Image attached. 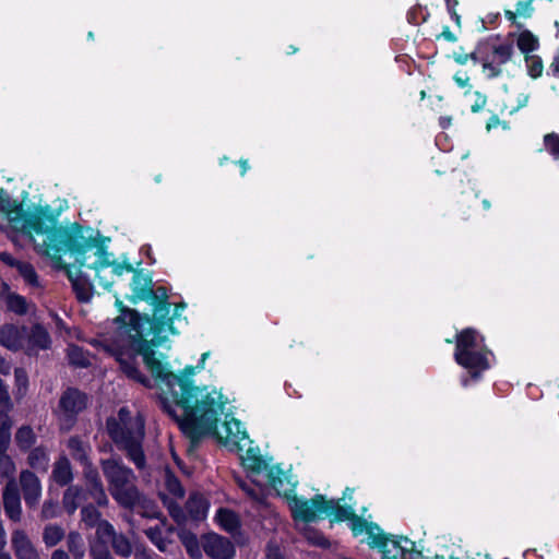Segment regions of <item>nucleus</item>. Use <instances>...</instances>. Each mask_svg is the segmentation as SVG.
Segmentation results:
<instances>
[{"label":"nucleus","instance_id":"35","mask_svg":"<svg viewBox=\"0 0 559 559\" xmlns=\"http://www.w3.org/2000/svg\"><path fill=\"white\" fill-rule=\"evenodd\" d=\"M96 535L98 540L102 544H107L112 540V538L116 536L115 530L110 523L107 521H99L96 524Z\"/></svg>","mask_w":559,"mask_h":559},{"label":"nucleus","instance_id":"18","mask_svg":"<svg viewBox=\"0 0 559 559\" xmlns=\"http://www.w3.org/2000/svg\"><path fill=\"white\" fill-rule=\"evenodd\" d=\"M24 328L5 324L0 328V344L9 349L16 350L23 344Z\"/></svg>","mask_w":559,"mask_h":559},{"label":"nucleus","instance_id":"61","mask_svg":"<svg viewBox=\"0 0 559 559\" xmlns=\"http://www.w3.org/2000/svg\"><path fill=\"white\" fill-rule=\"evenodd\" d=\"M240 166H241V176H243L247 170L249 169V165H248V162L247 160H240Z\"/></svg>","mask_w":559,"mask_h":559},{"label":"nucleus","instance_id":"22","mask_svg":"<svg viewBox=\"0 0 559 559\" xmlns=\"http://www.w3.org/2000/svg\"><path fill=\"white\" fill-rule=\"evenodd\" d=\"M187 509L192 519L202 520L206 516L209 502L202 495L193 493L188 500Z\"/></svg>","mask_w":559,"mask_h":559},{"label":"nucleus","instance_id":"34","mask_svg":"<svg viewBox=\"0 0 559 559\" xmlns=\"http://www.w3.org/2000/svg\"><path fill=\"white\" fill-rule=\"evenodd\" d=\"M16 443L22 449L31 448L35 442V433L31 427H21L15 435Z\"/></svg>","mask_w":559,"mask_h":559},{"label":"nucleus","instance_id":"29","mask_svg":"<svg viewBox=\"0 0 559 559\" xmlns=\"http://www.w3.org/2000/svg\"><path fill=\"white\" fill-rule=\"evenodd\" d=\"M166 530L165 524H157L154 527H148L145 530V534L152 540V543L160 550H167V542L163 538V533Z\"/></svg>","mask_w":559,"mask_h":559},{"label":"nucleus","instance_id":"55","mask_svg":"<svg viewBox=\"0 0 559 559\" xmlns=\"http://www.w3.org/2000/svg\"><path fill=\"white\" fill-rule=\"evenodd\" d=\"M527 102H528V96H527V95H521V98H520V100H519V105H518L516 107L512 108V109L510 110V112H511V114H513V112H515L516 110H519L521 107L526 106Z\"/></svg>","mask_w":559,"mask_h":559},{"label":"nucleus","instance_id":"64","mask_svg":"<svg viewBox=\"0 0 559 559\" xmlns=\"http://www.w3.org/2000/svg\"><path fill=\"white\" fill-rule=\"evenodd\" d=\"M516 15H518L516 11H515V12H513V11H507V12H506V16H507V17H508V20H510V21H514V20H515V17H516Z\"/></svg>","mask_w":559,"mask_h":559},{"label":"nucleus","instance_id":"4","mask_svg":"<svg viewBox=\"0 0 559 559\" xmlns=\"http://www.w3.org/2000/svg\"><path fill=\"white\" fill-rule=\"evenodd\" d=\"M228 400L223 395L222 406L211 416L209 420V428L194 429L190 424L189 418L171 416L185 435L191 438L192 441L199 440L201 437L212 435L225 445L229 451L239 452L247 447L251 441L247 431L242 428L240 421L235 419L230 414H224V409Z\"/></svg>","mask_w":559,"mask_h":559},{"label":"nucleus","instance_id":"62","mask_svg":"<svg viewBox=\"0 0 559 559\" xmlns=\"http://www.w3.org/2000/svg\"><path fill=\"white\" fill-rule=\"evenodd\" d=\"M445 2H447L449 12L454 10L455 5L457 4L456 0H445Z\"/></svg>","mask_w":559,"mask_h":559},{"label":"nucleus","instance_id":"10","mask_svg":"<svg viewBox=\"0 0 559 559\" xmlns=\"http://www.w3.org/2000/svg\"><path fill=\"white\" fill-rule=\"evenodd\" d=\"M68 448L70 450L71 455L80 461L84 466H88V445L78 438H71L68 442ZM85 476L90 486V496L91 498L99 506H105L108 502V499L105 495L103 485L98 478L97 473L87 468L85 471Z\"/></svg>","mask_w":559,"mask_h":559},{"label":"nucleus","instance_id":"53","mask_svg":"<svg viewBox=\"0 0 559 559\" xmlns=\"http://www.w3.org/2000/svg\"><path fill=\"white\" fill-rule=\"evenodd\" d=\"M11 370V364L0 356V373L9 374Z\"/></svg>","mask_w":559,"mask_h":559},{"label":"nucleus","instance_id":"43","mask_svg":"<svg viewBox=\"0 0 559 559\" xmlns=\"http://www.w3.org/2000/svg\"><path fill=\"white\" fill-rule=\"evenodd\" d=\"M82 521L87 526H95L99 522V512L92 506L82 509Z\"/></svg>","mask_w":559,"mask_h":559},{"label":"nucleus","instance_id":"2","mask_svg":"<svg viewBox=\"0 0 559 559\" xmlns=\"http://www.w3.org/2000/svg\"><path fill=\"white\" fill-rule=\"evenodd\" d=\"M57 238L63 241L66 252L69 253L70 262L64 264V269L79 299L82 301L90 299L88 285L81 276L82 267L94 270L97 276L109 266L111 273L116 276L133 272L132 265L127 260L122 262L112 261V253L107 251L109 239L91 227L74 224L70 230H58L49 236L50 240Z\"/></svg>","mask_w":559,"mask_h":559},{"label":"nucleus","instance_id":"1","mask_svg":"<svg viewBox=\"0 0 559 559\" xmlns=\"http://www.w3.org/2000/svg\"><path fill=\"white\" fill-rule=\"evenodd\" d=\"M116 306L120 314L115 319V332L104 340V349L116 358L128 378L148 386L150 380L138 369L141 356L157 382L167 414L189 418L194 429L209 428L211 416L222 406L223 394L215 388L195 385L193 377L205 368L211 353H203L197 366H186L175 373L165 358H157L152 349L162 345L169 334L178 333L174 322L180 319L186 304L176 305L171 312V305L160 300L154 306L152 319L124 308L119 299Z\"/></svg>","mask_w":559,"mask_h":559},{"label":"nucleus","instance_id":"8","mask_svg":"<svg viewBox=\"0 0 559 559\" xmlns=\"http://www.w3.org/2000/svg\"><path fill=\"white\" fill-rule=\"evenodd\" d=\"M296 521L313 522L321 518H330L333 521H349L356 516L352 507L341 506L338 500H325L317 495L308 500L293 497L287 502Z\"/></svg>","mask_w":559,"mask_h":559},{"label":"nucleus","instance_id":"57","mask_svg":"<svg viewBox=\"0 0 559 559\" xmlns=\"http://www.w3.org/2000/svg\"><path fill=\"white\" fill-rule=\"evenodd\" d=\"M239 485L241 486V488H242L246 492H248V495H249V496H251L253 499H255V500L260 501V499H259L258 495L254 492V490H252L251 488H249V486H248V485H246V484H243V483H240Z\"/></svg>","mask_w":559,"mask_h":559},{"label":"nucleus","instance_id":"14","mask_svg":"<svg viewBox=\"0 0 559 559\" xmlns=\"http://www.w3.org/2000/svg\"><path fill=\"white\" fill-rule=\"evenodd\" d=\"M87 397L75 389H69L60 399V413L66 420H71L86 406Z\"/></svg>","mask_w":559,"mask_h":559},{"label":"nucleus","instance_id":"63","mask_svg":"<svg viewBox=\"0 0 559 559\" xmlns=\"http://www.w3.org/2000/svg\"><path fill=\"white\" fill-rule=\"evenodd\" d=\"M450 13H451V15H452V19L455 21V23H456L457 25H460V23H461V17H460V15L455 12V10L450 11Z\"/></svg>","mask_w":559,"mask_h":559},{"label":"nucleus","instance_id":"27","mask_svg":"<svg viewBox=\"0 0 559 559\" xmlns=\"http://www.w3.org/2000/svg\"><path fill=\"white\" fill-rule=\"evenodd\" d=\"M11 420L7 413L0 412V454L5 453L11 437Z\"/></svg>","mask_w":559,"mask_h":559},{"label":"nucleus","instance_id":"12","mask_svg":"<svg viewBox=\"0 0 559 559\" xmlns=\"http://www.w3.org/2000/svg\"><path fill=\"white\" fill-rule=\"evenodd\" d=\"M202 546L205 554L213 559H233L235 556L234 545L227 538L215 533L205 535Z\"/></svg>","mask_w":559,"mask_h":559},{"label":"nucleus","instance_id":"5","mask_svg":"<svg viewBox=\"0 0 559 559\" xmlns=\"http://www.w3.org/2000/svg\"><path fill=\"white\" fill-rule=\"evenodd\" d=\"M108 432L114 442L128 452L130 460L139 467L144 466L145 460L141 443L144 437V421L140 415L131 416L122 407L118 416L108 419Z\"/></svg>","mask_w":559,"mask_h":559},{"label":"nucleus","instance_id":"33","mask_svg":"<svg viewBox=\"0 0 559 559\" xmlns=\"http://www.w3.org/2000/svg\"><path fill=\"white\" fill-rule=\"evenodd\" d=\"M48 461L47 452L41 448L34 449L28 455L31 466L37 469L46 471Z\"/></svg>","mask_w":559,"mask_h":559},{"label":"nucleus","instance_id":"13","mask_svg":"<svg viewBox=\"0 0 559 559\" xmlns=\"http://www.w3.org/2000/svg\"><path fill=\"white\" fill-rule=\"evenodd\" d=\"M267 479L277 495L284 497L287 502L295 497L293 493L297 481L288 472L281 469L278 466H273L267 471Z\"/></svg>","mask_w":559,"mask_h":559},{"label":"nucleus","instance_id":"49","mask_svg":"<svg viewBox=\"0 0 559 559\" xmlns=\"http://www.w3.org/2000/svg\"><path fill=\"white\" fill-rule=\"evenodd\" d=\"M475 100L471 106L473 112H478L486 106L487 97L479 92L474 93Z\"/></svg>","mask_w":559,"mask_h":559},{"label":"nucleus","instance_id":"51","mask_svg":"<svg viewBox=\"0 0 559 559\" xmlns=\"http://www.w3.org/2000/svg\"><path fill=\"white\" fill-rule=\"evenodd\" d=\"M454 81L460 87H466L469 85V76L466 73H456Z\"/></svg>","mask_w":559,"mask_h":559},{"label":"nucleus","instance_id":"20","mask_svg":"<svg viewBox=\"0 0 559 559\" xmlns=\"http://www.w3.org/2000/svg\"><path fill=\"white\" fill-rule=\"evenodd\" d=\"M516 46L519 50L527 57L539 48V39L531 31L524 29L516 36Z\"/></svg>","mask_w":559,"mask_h":559},{"label":"nucleus","instance_id":"50","mask_svg":"<svg viewBox=\"0 0 559 559\" xmlns=\"http://www.w3.org/2000/svg\"><path fill=\"white\" fill-rule=\"evenodd\" d=\"M91 555L93 559H112L106 548L96 545L91 546Z\"/></svg>","mask_w":559,"mask_h":559},{"label":"nucleus","instance_id":"60","mask_svg":"<svg viewBox=\"0 0 559 559\" xmlns=\"http://www.w3.org/2000/svg\"><path fill=\"white\" fill-rule=\"evenodd\" d=\"M159 297L163 298V299L167 298L166 290L164 288H158L157 289L155 299L159 298Z\"/></svg>","mask_w":559,"mask_h":559},{"label":"nucleus","instance_id":"16","mask_svg":"<svg viewBox=\"0 0 559 559\" xmlns=\"http://www.w3.org/2000/svg\"><path fill=\"white\" fill-rule=\"evenodd\" d=\"M20 483L23 489L26 504L29 507H35L41 496V486L39 479L32 472L23 471L20 476Z\"/></svg>","mask_w":559,"mask_h":559},{"label":"nucleus","instance_id":"7","mask_svg":"<svg viewBox=\"0 0 559 559\" xmlns=\"http://www.w3.org/2000/svg\"><path fill=\"white\" fill-rule=\"evenodd\" d=\"M489 357L484 337L474 329H465L456 335L454 359L471 378L478 379L490 367Z\"/></svg>","mask_w":559,"mask_h":559},{"label":"nucleus","instance_id":"47","mask_svg":"<svg viewBox=\"0 0 559 559\" xmlns=\"http://www.w3.org/2000/svg\"><path fill=\"white\" fill-rule=\"evenodd\" d=\"M480 49L472 53H454L453 58L459 64H465L468 60L479 62Z\"/></svg>","mask_w":559,"mask_h":559},{"label":"nucleus","instance_id":"30","mask_svg":"<svg viewBox=\"0 0 559 559\" xmlns=\"http://www.w3.org/2000/svg\"><path fill=\"white\" fill-rule=\"evenodd\" d=\"M64 536V531L55 524L47 525L44 530L43 539L48 547L56 546Z\"/></svg>","mask_w":559,"mask_h":559},{"label":"nucleus","instance_id":"6","mask_svg":"<svg viewBox=\"0 0 559 559\" xmlns=\"http://www.w3.org/2000/svg\"><path fill=\"white\" fill-rule=\"evenodd\" d=\"M350 530L355 536L366 535L367 543L379 548L380 559H405L406 555L419 554L415 542L407 537H386L377 524L361 516L352 519Z\"/></svg>","mask_w":559,"mask_h":559},{"label":"nucleus","instance_id":"38","mask_svg":"<svg viewBox=\"0 0 559 559\" xmlns=\"http://www.w3.org/2000/svg\"><path fill=\"white\" fill-rule=\"evenodd\" d=\"M115 552L121 557H129L132 548L130 542L123 535H117L111 540Z\"/></svg>","mask_w":559,"mask_h":559},{"label":"nucleus","instance_id":"41","mask_svg":"<svg viewBox=\"0 0 559 559\" xmlns=\"http://www.w3.org/2000/svg\"><path fill=\"white\" fill-rule=\"evenodd\" d=\"M165 485L168 491L178 498H181L183 496V489L181 487V484L179 480L168 471H166L165 474Z\"/></svg>","mask_w":559,"mask_h":559},{"label":"nucleus","instance_id":"54","mask_svg":"<svg viewBox=\"0 0 559 559\" xmlns=\"http://www.w3.org/2000/svg\"><path fill=\"white\" fill-rule=\"evenodd\" d=\"M502 122L501 120L499 119L498 116H492L490 117V119L488 120L487 122V126H486V129L487 131H490L491 129L493 128H497L498 126H500Z\"/></svg>","mask_w":559,"mask_h":559},{"label":"nucleus","instance_id":"59","mask_svg":"<svg viewBox=\"0 0 559 559\" xmlns=\"http://www.w3.org/2000/svg\"><path fill=\"white\" fill-rule=\"evenodd\" d=\"M440 124L442 128H448L451 124V118L450 117L440 118Z\"/></svg>","mask_w":559,"mask_h":559},{"label":"nucleus","instance_id":"17","mask_svg":"<svg viewBox=\"0 0 559 559\" xmlns=\"http://www.w3.org/2000/svg\"><path fill=\"white\" fill-rule=\"evenodd\" d=\"M11 542L17 559H39L37 550L23 531H15Z\"/></svg>","mask_w":559,"mask_h":559},{"label":"nucleus","instance_id":"37","mask_svg":"<svg viewBox=\"0 0 559 559\" xmlns=\"http://www.w3.org/2000/svg\"><path fill=\"white\" fill-rule=\"evenodd\" d=\"M68 357L72 365L78 367H86L90 365V358L85 355L82 348L78 346H70L68 349Z\"/></svg>","mask_w":559,"mask_h":559},{"label":"nucleus","instance_id":"11","mask_svg":"<svg viewBox=\"0 0 559 559\" xmlns=\"http://www.w3.org/2000/svg\"><path fill=\"white\" fill-rule=\"evenodd\" d=\"M479 62L487 78L492 79L502 73V66L512 57L513 47L510 43H497L479 48Z\"/></svg>","mask_w":559,"mask_h":559},{"label":"nucleus","instance_id":"24","mask_svg":"<svg viewBox=\"0 0 559 559\" xmlns=\"http://www.w3.org/2000/svg\"><path fill=\"white\" fill-rule=\"evenodd\" d=\"M85 492L76 487H70L67 489L63 496V507L70 513H74L78 509L79 503L85 500Z\"/></svg>","mask_w":559,"mask_h":559},{"label":"nucleus","instance_id":"3","mask_svg":"<svg viewBox=\"0 0 559 559\" xmlns=\"http://www.w3.org/2000/svg\"><path fill=\"white\" fill-rule=\"evenodd\" d=\"M0 207L15 229L33 239L35 248L39 253L57 262H60L62 254L69 257L63 241L59 238L50 240L49 236L58 230H70L74 225L57 227L56 216L49 205H37L31 211L25 212L22 204L5 199L1 200Z\"/></svg>","mask_w":559,"mask_h":559},{"label":"nucleus","instance_id":"15","mask_svg":"<svg viewBox=\"0 0 559 559\" xmlns=\"http://www.w3.org/2000/svg\"><path fill=\"white\" fill-rule=\"evenodd\" d=\"M3 507L7 515L12 521H20L22 508L21 498L15 479H9L2 495Z\"/></svg>","mask_w":559,"mask_h":559},{"label":"nucleus","instance_id":"45","mask_svg":"<svg viewBox=\"0 0 559 559\" xmlns=\"http://www.w3.org/2000/svg\"><path fill=\"white\" fill-rule=\"evenodd\" d=\"M12 402L8 392V389L2 380H0V408L7 413L12 408Z\"/></svg>","mask_w":559,"mask_h":559},{"label":"nucleus","instance_id":"36","mask_svg":"<svg viewBox=\"0 0 559 559\" xmlns=\"http://www.w3.org/2000/svg\"><path fill=\"white\" fill-rule=\"evenodd\" d=\"M7 306L11 311L17 314H24L27 311V302L25 298L16 294L8 295Z\"/></svg>","mask_w":559,"mask_h":559},{"label":"nucleus","instance_id":"58","mask_svg":"<svg viewBox=\"0 0 559 559\" xmlns=\"http://www.w3.org/2000/svg\"><path fill=\"white\" fill-rule=\"evenodd\" d=\"M267 559H283L282 555L276 549H271L266 556Z\"/></svg>","mask_w":559,"mask_h":559},{"label":"nucleus","instance_id":"48","mask_svg":"<svg viewBox=\"0 0 559 559\" xmlns=\"http://www.w3.org/2000/svg\"><path fill=\"white\" fill-rule=\"evenodd\" d=\"M58 506L53 501H46L41 509V515L44 519H52L57 516Z\"/></svg>","mask_w":559,"mask_h":559},{"label":"nucleus","instance_id":"23","mask_svg":"<svg viewBox=\"0 0 559 559\" xmlns=\"http://www.w3.org/2000/svg\"><path fill=\"white\" fill-rule=\"evenodd\" d=\"M215 520L221 528L234 534L239 527V519L236 513L227 509H219L215 515Z\"/></svg>","mask_w":559,"mask_h":559},{"label":"nucleus","instance_id":"25","mask_svg":"<svg viewBox=\"0 0 559 559\" xmlns=\"http://www.w3.org/2000/svg\"><path fill=\"white\" fill-rule=\"evenodd\" d=\"M53 479L60 484L66 485L72 478L70 463L66 457H61L55 465L52 472Z\"/></svg>","mask_w":559,"mask_h":559},{"label":"nucleus","instance_id":"26","mask_svg":"<svg viewBox=\"0 0 559 559\" xmlns=\"http://www.w3.org/2000/svg\"><path fill=\"white\" fill-rule=\"evenodd\" d=\"M29 343L33 348L36 347V348L45 349L49 346L50 338H49L47 331L43 326L35 325L32 329V332L29 335Z\"/></svg>","mask_w":559,"mask_h":559},{"label":"nucleus","instance_id":"42","mask_svg":"<svg viewBox=\"0 0 559 559\" xmlns=\"http://www.w3.org/2000/svg\"><path fill=\"white\" fill-rule=\"evenodd\" d=\"M15 472V464L12 459L5 453L0 454V476L13 478Z\"/></svg>","mask_w":559,"mask_h":559},{"label":"nucleus","instance_id":"44","mask_svg":"<svg viewBox=\"0 0 559 559\" xmlns=\"http://www.w3.org/2000/svg\"><path fill=\"white\" fill-rule=\"evenodd\" d=\"M546 150L556 158H559V135L556 133L546 134L544 138Z\"/></svg>","mask_w":559,"mask_h":559},{"label":"nucleus","instance_id":"31","mask_svg":"<svg viewBox=\"0 0 559 559\" xmlns=\"http://www.w3.org/2000/svg\"><path fill=\"white\" fill-rule=\"evenodd\" d=\"M524 61H525L527 73L532 79H537V78L542 76L543 71H544V64H543V60L539 56L530 55L527 57H524Z\"/></svg>","mask_w":559,"mask_h":559},{"label":"nucleus","instance_id":"19","mask_svg":"<svg viewBox=\"0 0 559 559\" xmlns=\"http://www.w3.org/2000/svg\"><path fill=\"white\" fill-rule=\"evenodd\" d=\"M236 453L239 455L242 465L247 469L259 473L266 468V464L259 454V451L250 447V443L247 447H245L241 451Z\"/></svg>","mask_w":559,"mask_h":559},{"label":"nucleus","instance_id":"28","mask_svg":"<svg viewBox=\"0 0 559 559\" xmlns=\"http://www.w3.org/2000/svg\"><path fill=\"white\" fill-rule=\"evenodd\" d=\"M68 548L75 559H82L85 555V545L82 536L76 532H71L68 535Z\"/></svg>","mask_w":559,"mask_h":559},{"label":"nucleus","instance_id":"21","mask_svg":"<svg viewBox=\"0 0 559 559\" xmlns=\"http://www.w3.org/2000/svg\"><path fill=\"white\" fill-rule=\"evenodd\" d=\"M133 295L132 302L147 299L152 289L150 288V280L140 273H134L131 283Z\"/></svg>","mask_w":559,"mask_h":559},{"label":"nucleus","instance_id":"56","mask_svg":"<svg viewBox=\"0 0 559 559\" xmlns=\"http://www.w3.org/2000/svg\"><path fill=\"white\" fill-rule=\"evenodd\" d=\"M51 559H70V558L66 551L57 549L52 552Z\"/></svg>","mask_w":559,"mask_h":559},{"label":"nucleus","instance_id":"52","mask_svg":"<svg viewBox=\"0 0 559 559\" xmlns=\"http://www.w3.org/2000/svg\"><path fill=\"white\" fill-rule=\"evenodd\" d=\"M0 259L9 264V265H12V266H15L16 267V263H21L20 261H16L11 254L7 253V252H3V253H0Z\"/></svg>","mask_w":559,"mask_h":559},{"label":"nucleus","instance_id":"39","mask_svg":"<svg viewBox=\"0 0 559 559\" xmlns=\"http://www.w3.org/2000/svg\"><path fill=\"white\" fill-rule=\"evenodd\" d=\"M14 378H15V396L16 399H21L25 395L27 385H28V378L25 372V370L17 368L14 371Z\"/></svg>","mask_w":559,"mask_h":559},{"label":"nucleus","instance_id":"46","mask_svg":"<svg viewBox=\"0 0 559 559\" xmlns=\"http://www.w3.org/2000/svg\"><path fill=\"white\" fill-rule=\"evenodd\" d=\"M534 0L520 1L516 3V13L523 17H530L533 13V2Z\"/></svg>","mask_w":559,"mask_h":559},{"label":"nucleus","instance_id":"40","mask_svg":"<svg viewBox=\"0 0 559 559\" xmlns=\"http://www.w3.org/2000/svg\"><path fill=\"white\" fill-rule=\"evenodd\" d=\"M16 269L20 273V275L24 278V281L33 286H36L38 284L37 275L35 273L34 267L25 262L16 263Z\"/></svg>","mask_w":559,"mask_h":559},{"label":"nucleus","instance_id":"9","mask_svg":"<svg viewBox=\"0 0 559 559\" xmlns=\"http://www.w3.org/2000/svg\"><path fill=\"white\" fill-rule=\"evenodd\" d=\"M103 472L111 496L120 506L131 508L139 501L140 495L133 484L134 475L131 469L115 459H108L103 461Z\"/></svg>","mask_w":559,"mask_h":559},{"label":"nucleus","instance_id":"32","mask_svg":"<svg viewBox=\"0 0 559 559\" xmlns=\"http://www.w3.org/2000/svg\"><path fill=\"white\" fill-rule=\"evenodd\" d=\"M180 539L186 547L188 554L197 559L201 557V548L199 546V542L195 535L187 532H182L180 534Z\"/></svg>","mask_w":559,"mask_h":559}]
</instances>
